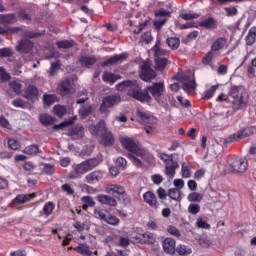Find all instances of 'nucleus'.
Returning a JSON list of instances; mask_svg holds the SVG:
<instances>
[{
	"mask_svg": "<svg viewBox=\"0 0 256 256\" xmlns=\"http://www.w3.org/2000/svg\"><path fill=\"white\" fill-rule=\"evenodd\" d=\"M90 131L92 135H97L98 137H101L109 132L107 129V124H105V120H100L97 125L90 126Z\"/></svg>",
	"mask_w": 256,
	"mask_h": 256,
	"instance_id": "nucleus-12",
	"label": "nucleus"
},
{
	"mask_svg": "<svg viewBox=\"0 0 256 256\" xmlns=\"http://www.w3.org/2000/svg\"><path fill=\"white\" fill-rule=\"evenodd\" d=\"M75 119H77V116L74 118H70L68 121H64L58 125H54L53 129L56 131L57 129H65V127H69V125H73Z\"/></svg>",
	"mask_w": 256,
	"mask_h": 256,
	"instance_id": "nucleus-46",
	"label": "nucleus"
},
{
	"mask_svg": "<svg viewBox=\"0 0 256 256\" xmlns=\"http://www.w3.org/2000/svg\"><path fill=\"white\" fill-rule=\"evenodd\" d=\"M15 21H17L15 14H0L1 25H13Z\"/></svg>",
	"mask_w": 256,
	"mask_h": 256,
	"instance_id": "nucleus-28",
	"label": "nucleus"
},
{
	"mask_svg": "<svg viewBox=\"0 0 256 256\" xmlns=\"http://www.w3.org/2000/svg\"><path fill=\"white\" fill-rule=\"evenodd\" d=\"M15 55V52L13 49L9 47L1 48L0 49V59L7 58V57H13Z\"/></svg>",
	"mask_w": 256,
	"mask_h": 256,
	"instance_id": "nucleus-44",
	"label": "nucleus"
},
{
	"mask_svg": "<svg viewBox=\"0 0 256 256\" xmlns=\"http://www.w3.org/2000/svg\"><path fill=\"white\" fill-rule=\"evenodd\" d=\"M129 157L132 159L135 167H143V162L141 161V159L137 158L136 154H129Z\"/></svg>",
	"mask_w": 256,
	"mask_h": 256,
	"instance_id": "nucleus-61",
	"label": "nucleus"
},
{
	"mask_svg": "<svg viewBox=\"0 0 256 256\" xmlns=\"http://www.w3.org/2000/svg\"><path fill=\"white\" fill-rule=\"evenodd\" d=\"M217 89H219V84L211 86L210 89L204 91L202 99H211L213 95H215V91H217Z\"/></svg>",
	"mask_w": 256,
	"mask_h": 256,
	"instance_id": "nucleus-39",
	"label": "nucleus"
},
{
	"mask_svg": "<svg viewBox=\"0 0 256 256\" xmlns=\"http://www.w3.org/2000/svg\"><path fill=\"white\" fill-rule=\"evenodd\" d=\"M217 25V20L213 17H209L199 23V27H203L204 29L208 30L217 29Z\"/></svg>",
	"mask_w": 256,
	"mask_h": 256,
	"instance_id": "nucleus-23",
	"label": "nucleus"
},
{
	"mask_svg": "<svg viewBox=\"0 0 256 256\" xmlns=\"http://www.w3.org/2000/svg\"><path fill=\"white\" fill-rule=\"evenodd\" d=\"M56 92L61 97H67V95H73L75 93V80L71 77L62 79L56 88Z\"/></svg>",
	"mask_w": 256,
	"mask_h": 256,
	"instance_id": "nucleus-6",
	"label": "nucleus"
},
{
	"mask_svg": "<svg viewBox=\"0 0 256 256\" xmlns=\"http://www.w3.org/2000/svg\"><path fill=\"white\" fill-rule=\"evenodd\" d=\"M163 249L165 253H169L170 255H173L175 253V240L173 238H166L163 241Z\"/></svg>",
	"mask_w": 256,
	"mask_h": 256,
	"instance_id": "nucleus-22",
	"label": "nucleus"
},
{
	"mask_svg": "<svg viewBox=\"0 0 256 256\" xmlns=\"http://www.w3.org/2000/svg\"><path fill=\"white\" fill-rule=\"evenodd\" d=\"M16 51L18 53H31L33 51V42L29 39H22L19 44L16 46Z\"/></svg>",
	"mask_w": 256,
	"mask_h": 256,
	"instance_id": "nucleus-14",
	"label": "nucleus"
},
{
	"mask_svg": "<svg viewBox=\"0 0 256 256\" xmlns=\"http://www.w3.org/2000/svg\"><path fill=\"white\" fill-rule=\"evenodd\" d=\"M21 87L22 85L18 82H10V89H12V91H14V93H21Z\"/></svg>",
	"mask_w": 256,
	"mask_h": 256,
	"instance_id": "nucleus-62",
	"label": "nucleus"
},
{
	"mask_svg": "<svg viewBox=\"0 0 256 256\" xmlns=\"http://www.w3.org/2000/svg\"><path fill=\"white\" fill-rule=\"evenodd\" d=\"M110 191H112L113 193H117L118 195L125 194V188L119 185H112L110 187Z\"/></svg>",
	"mask_w": 256,
	"mask_h": 256,
	"instance_id": "nucleus-57",
	"label": "nucleus"
},
{
	"mask_svg": "<svg viewBox=\"0 0 256 256\" xmlns=\"http://www.w3.org/2000/svg\"><path fill=\"white\" fill-rule=\"evenodd\" d=\"M39 121L45 127H49V125H53V117H51V115L49 114H41L39 116Z\"/></svg>",
	"mask_w": 256,
	"mask_h": 256,
	"instance_id": "nucleus-37",
	"label": "nucleus"
},
{
	"mask_svg": "<svg viewBox=\"0 0 256 256\" xmlns=\"http://www.w3.org/2000/svg\"><path fill=\"white\" fill-rule=\"evenodd\" d=\"M121 144L130 154L137 155V157H145V149L135 139L129 137L122 138Z\"/></svg>",
	"mask_w": 256,
	"mask_h": 256,
	"instance_id": "nucleus-4",
	"label": "nucleus"
},
{
	"mask_svg": "<svg viewBox=\"0 0 256 256\" xmlns=\"http://www.w3.org/2000/svg\"><path fill=\"white\" fill-rule=\"evenodd\" d=\"M256 39V27L250 28L248 35L245 38L246 45H253Z\"/></svg>",
	"mask_w": 256,
	"mask_h": 256,
	"instance_id": "nucleus-33",
	"label": "nucleus"
},
{
	"mask_svg": "<svg viewBox=\"0 0 256 256\" xmlns=\"http://www.w3.org/2000/svg\"><path fill=\"white\" fill-rule=\"evenodd\" d=\"M44 173H46V175H53V173H55V166L52 164H44Z\"/></svg>",
	"mask_w": 256,
	"mask_h": 256,
	"instance_id": "nucleus-63",
	"label": "nucleus"
},
{
	"mask_svg": "<svg viewBox=\"0 0 256 256\" xmlns=\"http://www.w3.org/2000/svg\"><path fill=\"white\" fill-rule=\"evenodd\" d=\"M156 17H171V11L165 10V8H161L157 11H155Z\"/></svg>",
	"mask_w": 256,
	"mask_h": 256,
	"instance_id": "nucleus-58",
	"label": "nucleus"
},
{
	"mask_svg": "<svg viewBox=\"0 0 256 256\" xmlns=\"http://www.w3.org/2000/svg\"><path fill=\"white\" fill-rule=\"evenodd\" d=\"M127 57H129L127 53H122L119 55L112 56L108 60L102 63V67H109L110 65H118V63H123V61H126Z\"/></svg>",
	"mask_w": 256,
	"mask_h": 256,
	"instance_id": "nucleus-13",
	"label": "nucleus"
},
{
	"mask_svg": "<svg viewBox=\"0 0 256 256\" xmlns=\"http://www.w3.org/2000/svg\"><path fill=\"white\" fill-rule=\"evenodd\" d=\"M56 45L59 49H71L75 45V42L73 40H62L58 41Z\"/></svg>",
	"mask_w": 256,
	"mask_h": 256,
	"instance_id": "nucleus-43",
	"label": "nucleus"
},
{
	"mask_svg": "<svg viewBox=\"0 0 256 256\" xmlns=\"http://www.w3.org/2000/svg\"><path fill=\"white\" fill-rule=\"evenodd\" d=\"M100 143L104 145V147H111L115 144V137L111 131L106 132L102 136H100Z\"/></svg>",
	"mask_w": 256,
	"mask_h": 256,
	"instance_id": "nucleus-18",
	"label": "nucleus"
},
{
	"mask_svg": "<svg viewBox=\"0 0 256 256\" xmlns=\"http://www.w3.org/2000/svg\"><path fill=\"white\" fill-rule=\"evenodd\" d=\"M199 37V31L194 30L190 34H188L185 38L182 39V43H189V41H193Z\"/></svg>",
	"mask_w": 256,
	"mask_h": 256,
	"instance_id": "nucleus-48",
	"label": "nucleus"
},
{
	"mask_svg": "<svg viewBox=\"0 0 256 256\" xmlns=\"http://www.w3.org/2000/svg\"><path fill=\"white\" fill-rule=\"evenodd\" d=\"M55 209V204L53 202H48L44 205L43 212L45 215H51Z\"/></svg>",
	"mask_w": 256,
	"mask_h": 256,
	"instance_id": "nucleus-54",
	"label": "nucleus"
},
{
	"mask_svg": "<svg viewBox=\"0 0 256 256\" xmlns=\"http://www.w3.org/2000/svg\"><path fill=\"white\" fill-rule=\"evenodd\" d=\"M182 89H184V91H187V93H191V91H194L195 89V81L184 82L182 84Z\"/></svg>",
	"mask_w": 256,
	"mask_h": 256,
	"instance_id": "nucleus-52",
	"label": "nucleus"
},
{
	"mask_svg": "<svg viewBox=\"0 0 256 256\" xmlns=\"http://www.w3.org/2000/svg\"><path fill=\"white\" fill-rule=\"evenodd\" d=\"M94 214L96 215V217L98 219H101L102 221H107V217H108L107 211H105V210H100V211L95 210Z\"/></svg>",
	"mask_w": 256,
	"mask_h": 256,
	"instance_id": "nucleus-59",
	"label": "nucleus"
},
{
	"mask_svg": "<svg viewBox=\"0 0 256 256\" xmlns=\"http://www.w3.org/2000/svg\"><path fill=\"white\" fill-rule=\"evenodd\" d=\"M81 202L83 203L82 209L84 211H87L89 207H95V200H93V197L91 196H83L81 198Z\"/></svg>",
	"mask_w": 256,
	"mask_h": 256,
	"instance_id": "nucleus-30",
	"label": "nucleus"
},
{
	"mask_svg": "<svg viewBox=\"0 0 256 256\" xmlns=\"http://www.w3.org/2000/svg\"><path fill=\"white\" fill-rule=\"evenodd\" d=\"M104 83H110L113 85L116 81H119V79H123V76L120 74H115L113 72H104L102 76Z\"/></svg>",
	"mask_w": 256,
	"mask_h": 256,
	"instance_id": "nucleus-20",
	"label": "nucleus"
},
{
	"mask_svg": "<svg viewBox=\"0 0 256 256\" xmlns=\"http://www.w3.org/2000/svg\"><path fill=\"white\" fill-rule=\"evenodd\" d=\"M78 113L81 119H87V117L93 113V106L90 105L88 107H82L79 109Z\"/></svg>",
	"mask_w": 256,
	"mask_h": 256,
	"instance_id": "nucleus-36",
	"label": "nucleus"
},
{
	"mask_svg": "<svg viewBox=\"0 0 256 256\" xmlns=\"http://www.w3.org/2000/svg\"><path fill=\"white\" fill-rule=\"evenodd\" d=\"M139 76L142 81H146L147 83H149V81H153V79L157 77V72H155V70H153L147 62H144L140 66Z\"/></svg>",
	"mask_w": 256,
	"mask_h": 256,
	"instance_id": "nucleus-10",
	"label": "nucleus"
},
{
	"mask_svg": "<svg viewBox=\"0 0 256 256\" xmlns=\"http://www.w3.org/2000/svg\"><path fill=\"white\" fill-rule=\"evenodd\" d=\"M23 153L26 155H37V153H40L39 146L32 144L24 148Z\"/></svg>",
	"mask_w": 256,
	"mask_h": 256,
	"instance_id": "nucleus-41",
	"label": "nucleus"
},
{
	"mask_svg": "<svg viewBox=\"0 0 256 256\" xmlns=\"http://www.w3.org/2000/svg\"><path fill=\"white\" fill-rule=\"evenodd\" d=\"M180 17L182 19H184V21H191L193 19H199V17H201L200 14H197V13H194V14H191V13H183V14H180Z\"/></svg>",
	"mask_w": 256,
	"mask_h": 256,
	"instance_id": "nucleus-50",
	"label": "nucleus"
},
{
	"mask_svg": "<svg viewBox=\"0 0 256 256\" xmlns=\"http://www.w3.org/2000/svg\"><path fill=\"white\" fill-rule=\"evenodd\" d=\"M201 211V206L199 204L192 203L188 207V213H191V215H197Z\"/></svg>",
	"mask_w": 256,
	"mask_h": 256,
	"instance_id": "nucleus-53",
	"label": "nucleus"
},
{
	"mask_svg": "<svg viewBox=\"0 0 256 256\" xmlns=\"http://www.w3.org/2000/svg\"><path fill=\"white\" fill-rule=\"evenodd\" d=\"M101 179H103V171L101 170H95L85 176V181L86 183H89V185H93V183H99Z\"/></svg>",
	"mask_w": 256,
	"mask_h": 256,
	"instance_id": "nucleus-15",
	"label": "nucleus"
},
{
	"mask_svg": "<svg viewBox=\"0 0 256 256\" xmlns=\"http://www.w3.org/2000/svg\"><path fill=\"white\" fill-rule=\"evenodd\" d=\"M154 63L156 71H165L169 60L167 58H154Z\"/></svg>",
	"mask_w": 256,
	"mask_h": 256,
	"instance_id": "nucleus-29",
	"label": "nucleus"
},
{
	"mask_svg": "<svg viewBox=\"0 0 256 256\" xmlns=\"http://www.w3.org/2000/svg\"><path fill=\"white\" fill-rule=\"evenodd\" d=\"M241 87L239 86H232L230 88L229 95L232 97V107L234 111H239V109H244V107H247V97L243 96V94H240Z\"/></svg>",
	"mask_w": 256,
	"mask_h": 256,
	"instance_id": "nucleus-3",
	"label": "nucleus"
},
{
	"mask_svg": "<svg viewBox=\"0 0 256 256\" xmlns=\"http://www.w3.org/2000/svg\"><path fill=\"white\" fill-rule=\"evenodd\" d=\"M0 81L1 83H7V81H11V74L5 71V68L0 67Z\"/></svg>",
	"mask_w": 256,
	"mask_h": 256,
	"instance_id": "nucleus-47",
	"label": "nucleus"
},
{
	"mask_svg": "<svg viewBox=\"0 0 256 256\" xmlns=\"http://www.w3.org/2000/svg\"><path fill=\"white\" fill-rule=\"evenodd\" d=\"M119 103H121V95L114 94L106 96L102 99L99 111L100 113H107V109H111L115 105H119Z\"/></svg>",
	"mask_w": 256,
	"mask_h": 256,
	"instance_id": "nucleus-7",
	"label": "nucleus"
},
{
	"mask_svg": "<svg viewBox=\"0 0 256 256\" xmlns=\"http://www.w3.org/2000/svg\"><path fill=\"white\" fill-rule=\"evenodd\" d=\"M35 197H36L35 193L20 194L12 200V203H14V205H21L23 203H27V201H31V199H35Z\"/></svg>",
	"mask_w": 256,
	"mask_h": 256,
	"instance_id": "nucleus-19",
	"label": "nucleus"
},
{
	"mask_svg": "<svg viewBox=\"0 0 256 256\" xmlns=\"http://www.w3.org/2000/svg\"><path fill=\"white\" fill-rule=\"evenodd\" d=\"M83 131H84L83 125L77 124L74 127H72L70 131V136L75 137V135H78V137H83Z\"/></svg>",
	"mask_w": 256,
	"mask_h": 256,
	"instance_id": "nucleus-40",
	"label": "nucleus"
},
{
	"mask_svg": "<svg viewBox=\"0 0 256 256\" xmlns=\"http://www.w3.org/2000/svg\"><path fill=\"white\" fill-rule=\"evenodd\" d=\"M213 62V52L209 51L202 59L203 65H211Z\"/></svg>",
	"mask_w": 256,
	"mask_h": 256,
	"instance_id": "nucleus-55",
	"label": "nucleus"
},
{
	"mask_svg": "<svg viewBox=\"0 0 256 256\" xmlns=\"http://www.w3.org/2000/svg\"><path fill=\"white\" fill-rule=\"evenodd\" d=\"M168 197L174 201H181V191L177 188H172L168 190Z\"/></svg>",
	"mask_w": 256,
	"mask_h": 256,
	"instance_id": "nucleus-38",
	"label": "nucleus"
},
{
	"mask_svg": "<svg viewBox=\"0 0 256 256\" xmlns=\"http://www.w3.org/2000/svg\"><path fill=\"white\" fill-rule=\"evenodd\" d=\"M18 17L19 19H22V21H31V16L29 15V13H27V10L21 8L18 11Z\"/></svg>",
	"mask_w": 256,
	"mask_h": 256,
	"instance_id": "nucleus-51",
	"label": "nucleus"
},
{
	"mask_svg": "<svg viewBox=\"0 0 256 256\" xmlns=\"http://www.w3.org/2000/svg\"><path fill=\"white\" fill-rule=\"evenodd\" d=\"M105 222L108 223V225H119V218H117V216L108 214Z\"/></svg>",
	"mask_w": 256,
	"mask_h": 256,
	"instance_id": "nucleus-56",
	"label": "nucleus"
},
{
	"mask_svg": "<svg viewBox=\"0 0 256 256\" xmlns=\"http://www.w3.org/2000/svg\"><path fill=\"white\" fill-rule=\"evenodd\" d=\"M224 10L226 11L227 17H233L238 13L237 7H226Z\"/></svg>",
	"mask_w": 256,
	"mask_h": 256,
	"instance_id": "nucleus-60",
	"label": "nucleus"
},
{
	"mask_svg": "<svg viewBox=\"0 0 256 256\" xmlns=\"http://www.w3.org/2000/svg\"><path fill=\"white\" fill-rule=\"evenodd\" d=\"M8 147H10V149L13 151H17V149H19V141L15 139L8 140Z\"/></svg>",
	"mask_w": 256,
	"mask_h": 256,
	"instance_id": "nucleus-64",
	"label": "nucleus"
},
{
	"mask_svg": "<svg viewBox=\"0 0 256 256\" xmlns=\"http://www.w3.org/2000/svg\"><path fill=\"white\" fill-rule=\"evenodd\" d=\"M153 99L158 103V105H161L162 107H167L164 82L153 83L152 85L147 86L144 90H141L140 88V93L138 96V101L140 103H151Z\"/></svg>",
	"mask_w": 256,
	"mask_h": 256,
	"instance_id": "nucleus-1",
	"label": "nucleus"
},
{
	"mask_svg": "<svg viewBox=\"0 0 256 256\" xmlns=\"http://www.w3.org/2000/svg\"><path fill=\"white\" fill-rule=\"evenodd\" d=\"M255 127H247L243 130L239 131L236 134L229 136L227 139L222 140L223 145H227V143H234V141H238V139H245V137H251V135H255Z\"/></svg>",
	"mask_w": 256,
	"mask_h": 256,
	"instance_id": "nucleus-8",
	"label": "nucleus"
},
{
	"mask_svg": "<svg viewBox=\"0 0 256 256\" xmlns=\"http://www.w3.org/2000/svg\"><path fill=\"white\" fill-rule=\"evenodd\" d=\"M179 169V163L171 159V163L167 162L165 167V174L169 179H173L175 177V171Z\"/></svg>",
	"mask_w": 256,
	"mask_h": 256,
	"instance_id": "nucleus-17",
	"label": "nucleus"
},
{
	"mask_svg": "<svg viewBox=\"0 0 256 256\" xmlns=\"http://www.w3.org/2000/svg\"><path fill=\"white\" fill-rule=\"evenodd\" d=\"M176 253H178V255H191V253H193V251L191 250V248H187V246L180 244L176 247Z\"/></svg>",
	"mask_w": 256,
	"mask_h": 256,
	"instance_id": "nucleus-42",
	"label": "nucleus"
},
{
	"mask_svg": "<svg viewBox=\"0 0 256 256\" xmlns=\"http://www.w3.org/2000/svg\"><path fill=\"white\" fill-rule=\"evenodd\" d=\"M57 101V95L55 94H44L43 95V103L47 105V107H51L53 103Z\"/></svg>",
	"mask_w": 256,
	"mask_h": 256,
	"instance_id": "nucleus-34",
	"label": "nucleus"
},
{
	"mask_svg": "<svg viewBox=\"0 0 256 256\" xmlns=\"http://www.w3.org/2000/svg\"><path fill=\"white\" fill-rule=\"evenodd\" d=\"M226 45H227V39H225L224 37H220L212 43L211 50L221 51V49H225Z\"/></svg>",
	"mask_w": 256,
	"mask_h": 256,
	"instance_id": "nucleus-27",
	"label": "nucleus"
},
{
	"mask_svg": "<svg viewBox=\"0 0 256 256\" xmlns=\"http://www.w3.org/2000/svg\"><path fill=\"white\" fill-rule=\"evenodd\" d=\"M155 243V235L153 233L146 232L142 234V244L153 245Z\"/></svg>",
	"mask_w": 256,
	"mask_h": 256,
	"instance_id": "nucleus-32",
	"label": "nucleus"
},
{
	"mask_svg": "<svg viewBox=\"0 0 256 256\" xmlns=\"http://www.w3.org/2000/svg\"><path fill=\"white\" fill-rule=\"evenodd\" d=\"M53 113L56 117H64L67 114V107L61 105H55L53 107Z\"/></svg>",
	"mask_w": 256,
	"mask_h": 256,
	"instance_id": "nucleus-35",
	"label": "nucleus"
},
{
	"mask_svg": "<svg viewBox=\"0 0 256 256\" xmlns=\"http://www.w3.org/2000/svg\"><path fill=\"white\" fill-rule=\"evenodd\" d=\"M188 201H190V203H201V201H203V195L197 192H192L188 195Z\"/></svg>",
	"mask_w": 256,
	"mask_h": 256,
	"instance_id": "nucleus-45",
	"label": "nucleus"
},
{
	"mask_svg": "<svg viewBox=\"0 0 256 256\" xmlns=\"http://www.w3.org/2000/svg\"><path fill=\"white\" fill-rule=\"evenodd\" d=\"M247 167H249L247 159L240 157H234L231 159L230 169L232 170V173H245V171H247Z\"/></svg>",
	"mask_w": 256,
	"mask_h": 256,
	"instance_id": "nucleus-9",
	"label": "nucleus"
},
{
	"mask_svg": "<svg viewBox=\"0 0 256 256\" xmlns=\"http://www.w3.org/2000/svg\"><path fill=\"white\" fill-rule=\"evenodd\" d=\"M116 89L118 91H127L128 97L139 101V93L141 91V87H139V83L137 80H125L116 85Z\"/></svg>",
	"mask_w": 256,
	"mask_h": 256,
	"instance_id": "nucleus-2",
	"label": "nucleus"
},
{
	"mask_svg": "<svg viewBox=\"0 0 256 256\" xmlns=\"http://www.w3.org/2000/svg\"><path fill=\"white\" fill-rule=\"evenodd\" d=\"M101 164V160L99 158H90L77 164L74 168V171L78 177L85 175V173H89V171H93L95 167H98Z\"/></svg>",
	"mask_w": 256,
	"mask_h": 256,
	"instance_id": "nucleus-5",
	"label": "nucleus"
},
{
	"mask_svg": "<svg viewBox=\"0 0 256 256\" xmlns=\"http://www.w3.org/2000/svg\"><path fill=\"white\" fill-rule=\"evenodd\" d=\"M166 44L168 45V47H170V49L175 51L179 49V45H181V40H179V38L177 37H171L166 40Z\"/></svg>",
	"mask_w": 256,
	"mask_h": 256,
	"instance_id": "nucleus-31",
	"label": "nucleus"
},
{
	"mask_svg": "<svg viewBox=\"0 0 256 256\" xmlns=\"http://www.w3.org/2000/svg\"><path fill=\"white\" fill-rule=\"evenodd\" d=\"M97 200L102 205H109L110 207H117V200L111 196H107L105 194H100L97 196Z\"/></svg>",
	"mask_w": 256,
	"mask_h": 256,
	"instance_id": "nucleus-21",
	"label": "nucleus"
},
{
	"mask_svg": "<svg viewBox=\"0 0 256 256\" xmlns=\"http://www.w3.org/2000/svg\"><path fill=\"white\" fill-rule=\"evenodd\" d=\"M79 63L82 67H91L97 63V58L94 56H81L79 58Z\"/></svg>",
	"mask_w": 256,
	"mask_h": 256,
	"instance_id": "nucleus-26",
	"label": "nucleus"
},
{
	"mask_svg": "<svg viewBox=\"0 0 256 256\" xmlns=\"http://www.w3.org/2000/svg\"><path fill=\"white\" fill-rule=\"evenodd\" d=\"M143 199H144L145 203L150 205V207L157 206V196L155 195V193L148 191L143 194Z\"/></svg>",
	"mask_w": 256,
	"mask_h": 256,
	"instance_id": "nucleus-24",
	"label": "nucleus"
},
{
	"mask_svg": "<svg viewBox=\"0 0 256 256\" xmlns=\"http://www.w3.org/2000/svg\"><path fill=\"white\" fill-rule=\"evenodd\" d=\"M22 97H24V99H27L28 101H32V103H34V101H37V99H39V89L37 88V86L29 85L24 90Z\"/></svg>",
	"mask_w": 256,
	"mask_h": 256,
	"instance_id": "nucleus-11",
	"label": "nucleus"
},
{
	"mask_svg": "<svg viewBox=\"0 0 256 256\" xmlns=\"http://www.w3.org/2000/svg\"><path fill=\"white\" fill-rule=\"evenodd\" d=\"M74 251H76V253H79L80 255H84V256H92L93 255V251H91L89 245L82 243L79 244L77 247L74 248Z\"/></svg>",
	"mask_w": 256,
	"mask_h": 256,
	"instance_id": "nucleus-25",
	"label": "nucleus"
},
{
	"mask_svg": "<svg viewBox=\"0 0 256 256\" xmlns=\"http://www.w3.org/2000/svg\"><path fill=\"white\" fill-rule=\"evenodd\" d=\"M155 58L169 57V50L161 48V40H157L156 44L152 48Z\"/></svg>",
	"mask_w": 256,
	"mask_h": 256,
	"instance_id": "nucleus-16",
	"label": "nucleus"
},
{
	"mask_svg": "<svg viewBox=\"0 0 256 256\" xmlns=\"http://www.w3.org/2000/svg\"><path fill=\"white\" fill-rule=\"evenodd\" d=\"M198 244L205 249H209V247H211V240L205 236H202L198 239Z\"/></svg>",
	"mask_w": 256,
	"mask_h": 256,
	"instance_id": "nucleus-49",
	"label": "nucleus"
}]
</instances>
